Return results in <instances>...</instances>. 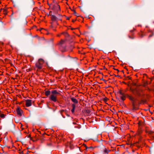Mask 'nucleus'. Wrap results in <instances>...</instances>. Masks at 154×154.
Listing matches in <instances>:
<instances>
[{"instance_id":"obj_56","label":"nucleus","mask_w":154,"mask_h":154,"mask_svg":"<svg viewBox=\"0 0 154 154\" xmlns=\"http://www.w3.org/2000/svg\"><path fill=\"white\" fill-rule=\"evenodd\" d=\"M79 8H80V9H81V6H79Z\"/></svg>"},{"instance_id":"obj_40","label":"nucleus","mask_w":154,"mask_h":154,"mask_svg":"<svg viewBox=\"0 0 154 154\" xmlns=\"http://www.w3.org/2000/svg\"><path fill=\"white\" fill-rule=\"evenodd\" d=\"M53 3H55V0H53Z\"/></svg>"},{"instance_id":"obj_52","label":"nucleus","mask_w":154,"mask_h":154,"mask_svg":"<svg viewBox=\"0 0 154 154\" xmlns=\"http://www.w3.org/2000/svg\"><path fill=\"white\" fill-rule=\"evenodd\" d=\"M12 126H13V127H14V125L12 124Z\"/></svg>"},{"instance_id":"obj_9","label":"nucleus","mask_w":154,"mask_h":154,"mask_svg":"<svg viewBox=\"0 0 154 154\" xmlns=\"http://www.w3.org/2000/svg\"><path fill=\"white\" fill-rule=\"evenodd\" d=\"M50 16H51V20L53 21H55L57 19H58V18L54 15L51 14Z\"/></svg>"},{"instance_id":"obj_16","label":"nucleus","mask_w":154,"mask_h":154,"mask_svg":"<svg viewBox=\"0 0 154 154\" xmlns=\"http://www.w3.org/2000/svg\"><path fill=\"white\" fill-rule=\"evenodd\" d=\"M0 116L2 118H5V115L4 114L0 113Z\"/></svg>"},{"instance_id":"obj_20","label":"nucleus","mask_w":154,"mask_h":154,"mask_svg":"<svg viewBox=\"0 0 154 154\" xmlns=\"http://www.w3.org/2000/svg\"><path fill=\"white\" fill-rule=\"evenodd\" d=\"M118 93L119 94L121 95H122L124 94L123 93H122V92H121L120 91H119L118 92Z\"/></svg>"},{"instance_id":"obj_38","label":"nucleus","mask_w":154,"mask_h":154,"mask_svg":"<svg viewBox=\"0 0 154 154\" xmlns=\"http://www.w3.org/2000/svg\"><path fill=\"white\" fill-rule=\"evenodd\" d=\"M52 11H50V12H49V14H50V15L51 14H52Z\"/></svg>"},{"instance_id":"obj_48","label":"nucleus","mask_w":154,"mask_h":154,"mask_svg":"<svg viewBox=\"0 0 154 154\" xmlns=\"http://www.w3.org/2000/svg\"><path fill=\"white\" fill-rule=\"evenodd\" d=\"M39 140V139L38 138H36V140Z\"/></svg>"},{"instance_id":"obj_57","label":"nucleus","mask_w":154,"mask_h":154,"mask_svg":"<svg viewBox=\"0 0 154 154\" xmlns=\"http://www.w3.org/2000/svg\"><path fill=\"white\" fill-rule=\"evenodd\" d=\"M38 36V35H36L35 36V37H37V36Z\"/></svg>"},{"instance_id":"obj_45","label":"nucleus","mask_w":154,"mask_h":154,"mask_svg":"<svg viewBox=\"0 0 154 154\" xmlns=\"http://www.w3.org/2000/svg\"><path fill=\"white\" fill-rule=\"evenodd\" d=\"M99 73H100V74H102V75H103V74L102 73H101V72H99Z\"/></svg>"},{"instance_id":"obj_13","label":"nucleus","mask_w":154,"mask_h":154,"mask_svg":"<svg viewBox=\"0 0 154 154\" xmlns=\"http://www.w3.org/2000/svg\"><path fill=\"white\" fill-rule=\"evenodd\" d=\"M2 10H3V12H4V14L5 15H6L7 14V10L6 9H5L1 8L0 10V11H1Z\"/></svg>"},{"instance_id":"obj_2","label":"nucleus","mask_w":154,"mask_h":154,"mask_svg":"<svg viewBox=\"0 0 154 154\" xmlns=\"http://www.w3.org/2000/svg\"><path fill=\"white\" fill-rule=\"evenodd\" d=\"M128 97L132 102V105L133 106V108H132V110H137L138 109V108H136L135 107V103L134 102L135 100H137L136 98H134L132 96L128 95Z\"/></svg>"},{"instance_id":"obj_64","label":"nucleus","mask_w":154,"mask_h":154,"mask_svg":"<svg viewBox=\"0 0 154 154\" xmlns=\"http://www.w3.org/2000/svg\"><path fill=\"white\" fill-rule=\"evenodd\" d=\"M153 139H154V135L153 136Z\"/></svg>"},{"instance_id":"obj_12","label":"nucleus","mask_w":154,"mask_h":154,"mask_svg":"<svg viewBox=\"0 0 154 154\" xmlns=\"http://www.w3.org/2000/svg\"><path fill=\"white\" fill-rule=\"evenodd\" d=\"M51 91L49 90H48L46 91L45 92V94L47 96H48V95H50L51 94Z\"/></svg>"},{"instance_id":"obj_27","label":"nucleus","mask_w":154,"mask_h":154,"mask_svg":"<svg viewBox=\"0 0 154 154\" xmlns=\"http://www.w3.org/2000/svg\"><path fill=\"white\" fill-rule=\"evenodd\" d=\"M88 149H94L93 147L92 146H90V147H88Z\"/></svg>"},{"instance_id":"obj_47","label":"nucleus","mask_w":154,"mask_h":154,"mask_svg":"<svg viewBox=\"0 0 154 154\" xmlns=\"http://www.w3.org/2000/svg\"><path fill=\"white\" fill-rule=\"evenodd\" d=\"M103 69H105V66H104V67H103ZM106 69V70H107V69Z\"/></svg>"},{"instance_id":"obj_59","label":"nucleus","mask_w":154,"mask_h":154,"mask_svg":"<svg viewBox=\"0 0 154 154\" xmlns=\"http://www.w3.org/2000/svg\"><path fill=\"white\" fill-rule=\"evenodd\" d=\"M75 20H72V22H74L75 21Z\"/></svg>"},{"instance_id":"obj_26","label":"nucleus","mask_w":154,"mask_h":154,"mask_svg":"<svg viewBox=\"0 0 154 154\" xmlns=\"http://www.w3.org/2000/svg\"><path fill=\"white\" fill-rule=\"evenodd\" d=\"M132 84L134 86H137L136 84L135 83H133Z\"/></svg>"},{"instance_id":"obj_18","label":"nucleus","mask_w":154,"mask_h":154,"mask_svg":"<svg viewBox=\"0 0 154 154\" xmlns=\"http://www.w3.org/2000/svg\"><path fill=\"white\" fill-rule=\"evenodd\" d=\"M85 111L86 113H88V114H89L91 112L90 110L88 109L85 110Z\"/></svg>"},{"instance_id":"obj_41","label":"nucleus","mask_w":154,"mask_h":154,"mask_svg":"<svg viewBox=\"0 0 154 154\" xmlns=\"http://www.w3.org/2000/svg\"><path fill=\"white\" fill-rule=\"evenodd\" d=\"M30 139H31V140H32V141H33V142L35 141V140H32V138L31 137H30Z\"/></svg>"},{"instance_id":"obj_58","label":"nucleus","mask_w":154,"mask_h":154,"mask_svg":"<svg viewBox=\"0 0 154 154\" xmlns=\"http://www.w3.org/2000/svg\"><path fill=\"white\" fill-rule=\"evenodd\" d=\"M4 147L6 146V144L4 145Z\"/></svg>"},{"instance_id":"obj_21","label":"nucleus","mask_w":154,"mask_h":154,"mask_svg":"<svg viewBox=\"0 0 154 154\" xmlns=\"http://www.w3.org/2000/svg\"><path fill=\"white\" fill-rule=\"evenodd\" d=\"M108 99L106 97H105L104 98H103V100L104 101L106 102L107 101V100Z\"/></svg>"},{"instance_id":"obj_30","label":"nucleus","mask_w":154,"mask_h":154,"mask_svg":"<svg viewBox=\"0 0 154 154\" xmlns=\"http://www.w3.org/2000/svg\"><path fill=\"white\" fill-rule=\"evenodd\" d=\"M114 70H117L118 72H119V70L118 69H116L115 68H113Z\"/></svg>"},{"instance_id":"obj_10","label":"nucleus","mask_w":154,"mask_h":154,"mask_svg":"<svg viewBox=\"0 0 154 154\" xmlns=\"http://www.w3.org/2000/svg\"><path fill=\"white\" fill-rule=\"evenodd\" d=\"M71 100L74 103H78V101L75 98H74V97H72L71 98Z\"/></svg>"},{"instance_id":"obj_63","label":"nucleus","mask_w":154,"mask_h":154,"mask_svg":"<svg viewBox=\"0 0 154 154\" xmlns=\"http://www.w3.org/2000/svg\"><path fill=\"white\" fill-rule=\"evenodd\" d=\"M133 30H131V31H130V32H133Z\"/></svg>"},{"instance_id":"obj_7","label":"nucleus","mask_w":154,"mask_h":154,"mask_svg":"<svg viewBox=\"0 0 154 154\" xmlns=\"http://www.w3.org/2000/svg\"><path fill=\"white\" fill-rule=\"evenodd\" d=\"M32 100H25L26 105V106H30L32 105Z\"/></svg>"},{"instance_id":"obj_11","label":"nucleus","mask_w":154,"mask_h":154,"mask_svg":"<svg viewBox=\"0 0 154 154\" xmlns=\"http://www.w3.org/2000/svg\"><path fill=\"white\" fill-rule=\"evenodd\" d=\"M72 108L71 110V112L72 113H73L74 112L75 106L74 104H73L72 105Z\"/></svg>"},{"instance_id":"obj_8","label":"nucleus","mask_w":154,"mask_h":154,"mask_svg":"<svg viewBox=\"0 0 154 154\" xmlns=\"http://www.w3.org/2000/svg\"><path fill=\"white\" fill-rule=\"evenodd\" d=\"M101 147H102V149H103V150H102L101 151H103L106 154H108L109 151H110L109 150H107L105 148L104 146L102 145Z\"/></svg>"},{"instance_id":"obj_49","label":"nucleus","mask_w":154,"mask_h":154,"mask_svg":"<svg viewBox=\"0 0 154 154\" xmlns=\"http://www.w3.org/2000/svg\"><path fill=\"white\" fill-rule=\"evenodd\" d=\"M48 145L50 146L51 145V143L48 144Z\"/></svg>"},{"instance_id":"obj_15","label":"nucleus","mask_w":154,"mask_h":154,"mask_svg":"<svg viewBox=\"0 0 154 154\" xmlns=\"http://www.w3.org/2000/svg\"><path fill=\"white\" fill-rule=\"evenodd\" d=\"M73 11L74 12V14L77 17H79V14H77V13L76 12L75 10H73Z\"/></svg>"},{"instance_id":"obj_46","label":"nucleus","mask_w":154,"mask_h":154,"mask_svg":"<svg viewBox=\"0 0 154 154\" xmlns=\"http://www.w3.org/2000/svg\"><path fill=\"white\" fill-rule=\"evenodd\" d=\"M16 4H14V6H16Z\"/></svg>"},{"instance_id":"obj_31","label":"nucleus","mask_w":154,"mask_h":154,"mask_svg":"<svg viewBox=\"0 0 154 154\" xmlns=\"http://www.w3.org/2000/svg\"><path fill=\"white\" fill-rule=\"evenodd\" d=\"M57 7L59 8V10L60 9V6L59 5H57Z\"/></svg>"},{"instance_id":"obj_42","label":"nucleus","mask_w":154,"mask_h":154,"mask_svg":"<svg viewBox=\"0 0 154 154\" xmlns=\"http://www.w3.org/2000/svg\"><path fill=\"white\" fill-rule=\"evenodd\" d=\"M47 4L50 7V6L51 5L50 4H49L48 2L47 3Z\"/></svg>"},{"instance_id":"obj_17","label":"nucleus","mask_w":154,"mask_h":154,"mask_svg":"<svg viewBox=\"0 0 154 154\" xmlns=\"http://www.w3.org/2000/svg\"><path fill=\"white\" fill-rule=\"evenodd\" d=\"M62 34H63L66 37H68L69 36L68 34L66 32H63Z\"/></svg>"},{"instance_id":"obj_61","label":"nucleus","mask_w":154,"mask_h":154,"mask_svg":"<svg viewBox=\"0 0 154 154\" xmlns=\"http://www.w3.org/2000/svg\"><path fill=\"white\" fill-rule=\"evenodd\" d=\"M112 66V67H114V66H112V65H111L110 66Z\"/></svg>"},{"instance_id":"obj_54","label":"nucleus","mask_w":154,"mask_h":154,"mask_svg":"<svg viewBox=\"0 0 154 154\" xmlns=\"http://www.w3.org/2000/svg\"><path fill=\"white\" fill-rule=\"evenodd\" d=\"M62 112H63V111H64V110H62V111H61Z\"/></svg>"},{"instance_id":"obj_22","label":"nucleus","mask_w":154,"mask_h":154,"mask_svg":"<svg viewBox=\"0 0 154 154\" xmlns=\"http://www.w3.org/2000/svg\"><path fill=\"white\" fill-rule=\"evenodd\" d=\"M83 145H84V146L85 147V148H86L85 150H86L87 149H88V147L85 144H84Z\"/></svg>"},{"instance_id":"obj_24","label":"nucleus","mask_w":154,"mask_h":154,"mask_svg":"<svg viewBox=\"0 0 154 154\" xmlns=\"http://www.w3.org/2000/svg\"><path fill=\"white\" fill-rule=\"evenodd\" d=\"M55 7V5H53V7H52V10H54V9Z\"/></svg>"},{"instance_id":"obj_35","label":"nucleus","mask_w":154,"mask_h":154,"mask_svg":"<svg viewBox=\"0 0 154 154\" xmlns=\"http://www.w3.org/2000/svg\"><path fill=\"white\" fill-rule=\"evenodd\" d=\"M14 14V12H13V11H12V13L11 15V16H12Z\"/></svg>"},{"instance_id":"obj_4","label":"nucleus","mask_w":154,"mask_h":154,"mask_svg":"<svg viewBox=\"0 0 154 154\" xmlns=\"http://www.w3.org/2000/svg\"><path fill=\"white\" fill-rule=\"evenodd\" d=\"M131 91L135 95H138V96H140V91L142 90L140 88H135L134 89H131Z\"/></svg>"},{"instance_id":"obj_60","label":"nucleus","mask_w":154,"mask_h":154,"mask_svg":"<svg viewBox=\"0 0 154 154\" xmlns=\"http://www.w3.org/2000/svg\"><path fill=\"white\" fill-rule=\"evenodd\" d=\"M122 72H123V73H124V72H123V70H122L121 71Z\"/></svg>"},{"instance_id":"obj_28","label":"nucleus","mask_w":154,"mask_h":154,"mask_svg":"<svg viewBox=\"0 0 154 154\" xmlns=\"http://www.w3.org/2000/svg\"><path fill=\"white\" fill-rule=\"evenodd\" d=\"M20 11V9L19 8H18L17 10L16 11V13H17L18 12V11Z\"/></svg>"},{"instance_id":"obj_34","label":"nucleus","mask_w":154,"mask_h":154,"mask_svg":"<svg viewBox=\"0 0 154 154\" xmlns=\"http://www.w3.org/2000/svg\"><path fill=\"white\" fill-rule=\"evenodd\" d=\"M53 39H51L50 40V42H53Z\"/></svg>"},{"instance_id":"obj_53","label":"nucleus","mask_w":154,"mask_h":154,"mask_svg":"<svg viewBox=\"0 0 154 154\" xmlns=\"http://www.w3.org/2000/svg\"><path fill=\"white\" fill-rule=\"evenodd\" d=\"M70 8V9H71V10L72 11H73V10H72V9H71V8Z\"/></svg>"},{"instance_id":"obj_32","label":"nucleus","mask_w":154,"mask_h":154,"mask_svg":"<svg viewBox=\"0 0 154 154\" xmlns=\"http://www.w3.org/2000/svg\"><path fill=\"white\" fill-rule=\"evenodd\" d=\"M96 140L98 142L99 141L98 140H97V138H95V139L94 140V141H95Z\"/></svg>"},{"instance_id":"obj_50","label":"nucleus","mask_w":154,"mask_h":154,"mask_svg":"<svg viewBox=\"0 0 154 154\" xmlns=\"http://www.w3.org/2000/svg\"><path fill=\"white\" fill-rule=\"evenodd\" d=\"M81 10L82 11H83V9H81Z\"/></svg>"},{"instance_id":"obj_62","label":"nucleus","mask_w":154,"mask_h":154,"mask_svg":"<svg viewBox=\"0 0 154 154\" xmlns=\"http://www.w3.org/2000/svg\"><path fill=\"white\" fill-rule=\"evenodd\" d=\"M28 137H30V135H29L28 136Z\"/></svg>"},{"instance_id":"obj_1","label":"nucleus","mask_w":154,"mask_h":154,"mask_svg":"<svg viewBox=\"0 0 154 154\" xmlns=\"http://www.w3.org/2000/svg\"><path fill=\"white\" fill-rule=\"evenodd\" d=\"M51 94L49 98L51 100L56 102L57 101L56 96L57 94L59 93L56 90H53L51 91Z\"/></svg>"},{"instance_id":"obj_19","label":"nucleus","mask_w":154,"mask_h":154,"mask_svg":"<svg viewBox=\"0 0 154 154\" xmlns=\"http://www.w3.org/2000/svg\"><path fill=\"white\" fill-rule=\"evenodd\" d=\"M65 42V41H64L63 40L61 39L60 42V43L62 44H63Z\"/></svg>"},{"instance_id":"obj_14","label":"nucleus","mask_w":154,"mask_h":154,"mask_svg":"<svg viewBox=\"0 0 154 154\" xmlns=\"http://www.w3.org/2000/svg\"><path fill=\"white\" fill-rule=\"evenodd\" d=\"M125 96L124 95V94L120 97L121 98L122 100L123 101L125 100Z\"/></svg>"},{"instance_id":"obj_33","label":"nucleus","mask_w":154,"mask_h":154,"mask_svg":"<svg viewBox=\"0 0 154 154\" xmlns=\"http://www.w3.org/2000/svg\"><path fill=\"white\" fill-rule=\"evenodd\" d=\"M115 76L116 77H120V76L119 75H115Z\"/></svg>"},{"instance_id":"obj_43","label":"nucleus","mask_w":154,"mask_h":154,"mask_svg":"<svg viewBox=\"0 0 154 154\" xmlns=\"http://www.w3.org/2000/svg\"><path fill=\"white\" fill-rule=\"evenodd\" d=\"M141 101L142 102H143V103H144L145 102L143 100H141Z\"/></svg>"},{"instance_id":"obj_44","label":"nucleus","mask_w":154,"mask_h":154,"mask_svg":"<svg viewBox=\"0 0 154 154\" xmlns=\"http://www.w3.org/2000/svg\"><path fill=\"white\" fill-rule=\"evenodd\" d=\"M116 99L118 100L119 101H120V100H119V98H117V97H116Z\"/></svg>"},{"instance_id":"obj_37","label":"nucleus","mask_w":154,"mask_h":154,"mask_svg":"<svg viewBox=\"0 0 154 154\" xmlns=\"http://www.w3.org/2000/svg\"><path fill=\"white\" fill-rule=\"evenodd\" d=\"M66 19L69 20V17H66Z\"/></svg>"},{"instance_id":"obj_3","label":"nucleus","mask_w":154,"mask_h":154,"mask_svg":"<svg viewBox=\"0 0 154 154\" xmlns=\"http://www.w3.org/2000/svg\"><path fill=\"white\" fill-rule=\"evenodd\" d=\"M44 60L42 59H40L35 64L36 67L39 69H41L42 67V65L43 63Z\"/></svg>"},{"instance_id":"obj_55","label":"nucleus","mask_w":154,"mask_h":154,"mask_svg":"<svg viewBox=\"0 0 154 154\" xmlns=\"http://www.w3.org/2000/svg\"><path fill=\"white\" fill-rule=\"evenodd\" d=\"M151 113V114H152V112H150V111H149Z\"/></svg>"},{"instance_id":"obj_29","label":"nucleus","mask_w":154,"mask_h":154,"mask_svg":"<svg viewBox=\"0 0 154 154\" xmlns=\"http://www.w3.org/2000/svg\"><path fill=\"white\" fill-rule=\"evenodd\" d=\"M100 80H103V81H104L105 82H106V80H104V79H103V78H102V79H100Z\"/></svg>"},{"instance_id":"obj_23","label":"nucleus","mask_w":154,"mask_h":154,"mask_svg":"<svg viewBox=\"0 0 154 154\" xmlns=\"http://www.w3.org/2000/svg\"><path fill=\"white\" fill-rule=\"evenodd\" d=\"M21 138H21H17V140L16 141H20Z\"/></svg>"},{"instance_id":"obj_36","label":"nucleus","mask_w":154,"mask_h":154,"mask_svg":"<svg viewBox=\"0 0 154 154\" xmlns=\"http://www.w3.org/2000/svg\"><path fill=\"white\" fill-rule=\"evenodd\" d=\"M1 146H2V148H4L5 147L3 145H1Z\"/></svg>"},{"instance_id":"obj_25","label":"nucleus","mask_w":154,"mask_h":154,"mask_svg":"<svg viewBox=\"0 0 154 154\" xmlns=\"http://www.w3.org/2000/svg\"><path fill=\"white\" fill-rule=\"evenodd\" d=\"M153 35V33H152L150 35H149V37H150L152 36Z\"/></svg>"},{"instance_id":"obj_51","label":"nucleus","mask_w":154,"mask_h":154,"mask_svg":"<svg viewBox=\"0 0 154 154\" xmlns=\"http://www.w3.org/2000/svg\"><path fill=\"white\" fill-rule=\"evenodd\" d=\"M13 18H11V21Z\"/></svg>"},{"instance_id":"obj_39","label":"nucleus","mask_w":154,"mask_h":154,"mask_svg":"<svg viewBox=\"0 0 154 154\" xmlns=\"http://www.w3.org/2000/svg\"><path fill=\"white\" fill-rule=\"evenodd\" d=\"M127 78H128L129 79H131V78L129 76H128Z\"/></svg>"},{"instance_id":"obj_5","label":"nucleus","mask_w":154,"mask_h":154,"mask_svg":"<svg viewBox=\"0 0 154 154\" xmlns=\"http://www.w3.org/2000/svg\"><path fill=\"white\" fill-rule=\"evenodd\" d=\"M13 133L15 135V136L16 138H21V133L20 131L19 130L17 131H15L14 132H13Z\"/></svg>"},{"instance_id":"obj_6","label":"nucleus","mask_w":154,"mask_h":154,"mask_svg":"<svg viewBox=\"0 0 154 154\" xmlns=\"http://www.w3.org/2000/svg\"><path fill=\"white\" fill-rule=\"evenodd\" d=\"M17 114L20 116H22V114L23 112V111L20 109L19 107H18L16 109Z\"/></svg>"}]
</instances>
